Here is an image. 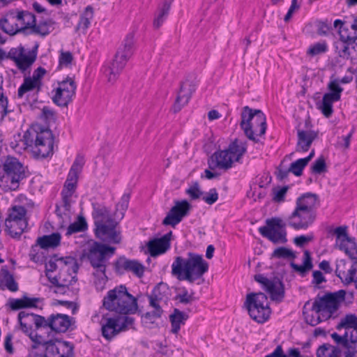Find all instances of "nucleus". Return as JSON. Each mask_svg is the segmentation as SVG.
I'll use <instances>...</instances> for the list:
<instances>
[{
    "instance_id": "nucleus-1",
    "label": "nucleus",
    "mask_w": 357,
    "mask_h": 357,
    "mask_svg": "<svg viewBox=\"0 0 357 357\" xmlns=\"http://www.w3.org/2000/svg\"><path fill=\"white\" fill-rule=\"evenodd\" d=\"M208 264L202 256L193 252L188 253V258L177 256L172 264V275L178 280L192 283L208 271Z\"/></svg>"
},
{
    "instance_id": "nucleus-2",
    "label": "nucleus",
    "mask_w": 357,
    "mask_h": 357,
    "mask_svg": "<svg viewBox=\"0 0 357 357\" xmlns=\"http://www.w3.org/2000/svg\"><path fill=\"white\" fill-rule=\"evenodd\" d=\"M96 236L103 242L119 244L121 241L118 222L112 218L108 208L98 203L92 204Z\"/></svg>"
},
{
    "instance_id": "nucleus-3",
    "label": "nucleus",
    "mask_w": 357,
    "mask_h": 357,
    "mask_svg": "<svg viewBox=\"0 0 357 357\" xmlns=\"http://www.w3.org/2000/svg\"><path fill=\"white\" fill-rule=\"evenodd\" d=\"M54 135L47 128L39 125L31 126L24 132L22 142L38 158H46L53 153Z\"/></svg>"
},
{
    "instance_id": "nucleus-4",
    "label": "nucleus",
    "mask_w": 357,
    "mask_h": 357,
    "mask_svg": "<svg viewBox=\"0 0 357 357\" xmlns=\"http://www.w3.org/2000/svg\"><path fill=\"white\" fill-rule=\"evenodd\" d=\"M105 309L119 314H133L137 309V299L128 293L125 285L109 290L103 299Z\"/></svg>"
},
{
    "instance_id": "nucleus-5",
    "label": "nucleus",
    "mask_w": 357,
    "mask_h": 357,
    "mask_svg": "<svg viewBox=\"0 0 357 357\" xmlns=\"http://www.w3.org/2000/svg\"><path fill=\"white\" fill-rule=\"evenodd\" d=\"M247 150L246 143L238 139L231 142L227 149L215 151L208 161L211 169L227 170L234 162H238Z\"/></svg>"
},
{
    "instance_id": "nucleus-6",
    "label": "nucleus",
    "mask_w": 357,
    "mask_h": 357,
    "mask_svg": "<svg viewBox=\"0 0 357 357\" xmlns=\"http://www.w3.org/2000/svg\"><path fill=\"white\" fill-rule=\"evenodd\" d=\"M116 248L94 242L88 249L86 257L95 269L93 275L105 282L107 280L106 268L108 259L115 253Z\"/></svg>"
},
{
    "instance_id": "nucleus-7",
    "label": "nucleus",
    "mask_w": 357,
    "mask_h": 357,
    "mask_svg": "<svg viewBox=\"0 0 357 357\" xmlns=\"http://www.w3.org/2000/svg\"><path fill=\"white\" fill-rule=\"evenodd\" d=\"M17 318L21 330L24 333L27 335L33 342L32 348H38L39 344L42 343L43 337L38 335L36 331L45 328V317L34 313H28L25 311H21L19 312Z\"/></svg>"
},
{
    "instance_id": "nucleus-8",
    "label": "nucleus",
    "mask_w": 357,
    "mask_h": 357,
    "mask_svg": "<svg viewBox=\"0 0 357 357\" xmlns=\"http://www.w3.org/2000/svg\"><path fill=\"white\" fill-rule=\"evenodd\" d=\"M244 305L250 317L258 323H264L271 313L268 297L262 292L247 294Z\"/></svg>"
},
{
    "instance_id": "nucleus-9",
    "label": "nucleus",
    "mask_w": 357,
    "mask_h": 357,
    "mask_svg": "<svg viewBox=\"0 0 357 357\" xmlns=\"http://www.w3.org/2000/svg\"><path fill=\"white\" fill-rule=\"evenodd\" d=\"M26 209L22 206H13L8 210L5 220V231L12 238H20L28 226Z\"/></svg>"
},
{
    "instance_id": "nucleus-10",
    "label": "nucleus",
    "mask_w": 357,
    "mask_h": 357,
    "mask_svg": "<svg viewBox=\"0 0 357 357\" xmlns=\"http://www.w3.org/2000/svg\"><path fill=\"white\" fill-rule=\"evenodd\" d=\"M3 177L11 190L19 188L20 182L26 177V167L15 157L6 156L3 161Z\"/></svg>"
},
{
    "instance_id": "nucleus-11",
    "label": "nucleus",
    "mask_w": 357,
    "mask_h": 357,
    "mask_svg": "<svg viewBox=\"0 0 357 357\" xmlns=\"http://www.w3.org/2000/svg\"><path fill=\"white\" fill-rule=\"evenodd\" d=\"M347 227H338L334 230L336 236V245L340 250H343L352 260L351 274L355 287L357 289V257L354 255H357V245L355 238H350L347 232Z\"/></svg>"
},
{
    "instance_id": "nucleus-12",
    "label": "nucleus",
    "mask_w": 357,
    "mask_h": 357,
    "mask_svg": "<svg viewBox=\"0 0 357 357\" xmlns=\"http://www.w3.org/2000/svg\"><path fill=\"white\" fill-rule=\"evenodd\" d=\"M265 222V226L259 228V232L263 237L274 244L287 242V224L282 218L273 217L266 219Z\"/></svg>"
},
{
    "instance_id": "nucleus-13",
    "label": "nucleus",
    "mask_w": 357,
    "mask_h": 357,
    "mask_svg": "<svg viewBox=\"0 0 357 357\" xmlns=\"http://www.w3.org/2000/svg\"><path fill=\"white\" fill-rule=\"evenodd\" d=\"M38 47L39 44L37 42L31 50H27L23 45H20L8 51V57L15 63L22 73H25L26 71H29L36 61Z\"/></svg>"
},
{
    "instance_id": "nucleus-14",
    "label": "nucleus",
    "mask_w": 357,
    "mask_h": 357,
    "mask_svg": "<svg viewBox=\"0 0 357 357\" xmlns=\"http://www.w3.org/2000/svg\"><path fill=\"white\" fill-rule=\"evenodd\" d=\"M344 292L337 291L335 292L327 293L324 296L315 298L312 305L313 310H317L321 317L326 320L333 317L338 307V301L344 296Z\"/></svg>"
},
{
    "instance_id": "nucleus-15",
    "label": "nucleus",
    "mask_w": 357,
    "mask_h": 357,
    "mask_svg": "<svg viewBox=\"0 0 357 357\" xmlns=\"http://www.w3.org/2000/svg\"><path fill=\"white\" fill-rule=\"evenodd\" d=\"M274 277L273 279H268L263 274H257L254 278L256 282L259 283L262 288L270 295L273 301L280 302L284 296V287L282 282L286 273L280 274Z\"/></svg>"
},
{
    "instance_id": "nucleus-16",
    "label": "nucleus",
    "mask_w": 357,
    "mask_h": 357,
    "mask_svg": "<svg viewBox=\"0 0 357 357\" xmlns=\"http://www.w3.org/2000/svg\"><path fill=\"white\" fill-rule=\"evenodd\" d=\"M76 89V84L70 77L59 82L58 86L52 91L53 102L59 107H67L75 95Z\"/></svg>"
},
{
    "instance_id": "nucleus-17",
    "label": "nucleus",
    "mask_w": 357,
    "mask_h": 357,
    "mask_svg": "<svg viewBox=\"0 0 357 357\" xmlns=\"http://www.w3.org/2000/svg\"><path fill=\"white\" fill-rule=\"evenodd\" d=\"M41 345L45 351L43 357H74V346L69 342L59 340L45 341Z\"/></svg>"
},
{
    "instance_id": "nucleus-18",
    "label": "nucleus",
    "mask_w": 357,
    "mask_h": 357,
    "mask_svg": "<svg viewBox=\"0 0 357 357\" xmlns=\"http://www.w3.org/2000/svg\"><path fill=\"white\" fill-rule=\"evenodd\" d=\"M331 337L342 347L344 357H357V328L345 331L342 335L333 333Z\"/></svg>"
},
{
    "instance_id": "nucleus-19",
    "label": "nucleus",
    "mask_w": 357,
    "mask_h": 357,
    "mask_svg": "<svg viewBox=\"0 0 357 357\" xmlns=\"http://www.w3.org/2000/svg\"><path fill=\"white\" fill-rule=\"evenodd\" d=\"M1 29L9 35H15L19 32L26 34L22 16L19 10H10L0 20Z\"/></svg>"
},
{
    "instance_id": "nucleus-20",
    "label": "nucleus",
    "mask_w": 357,
    "mask_h": 357,
    "mask_svg": "<svg viewBox=\"0 0 357 357\" xmlns=\"http://www.w3.org/2000/svg\"><path fill=\"white\" fill-rule=\"evenodd\" d=\"M61 236L59 233H52L50 235H44L38 237L36 244L31 247L29 256L30 259L34 262H43V256L40 255L36 250L40 247L42 249L55 248L61 243Z\"/></svg>"
},
{
    "instance_id": "nucleus-21",
    "label": "nucleus",
    "mask_w": 357,
    "mask_h": 357,
    "mask_svg": "<svg viewBox=\"0 0 357 357\" xmlns=\"http://www.w3.org/2000/svg\"><path fill=\"white\" fill-rule=\"evenodd\" d=\"M191 208V204L185 199L175 201L174 206L172 207L162 220V225H171L174 227L189 214Z\"/></svg>"
},
{
    "instance_id": "nucleus-22",
    "label": "nucleus",
    "mask_w": 357,
    "mask_h": 357,
    "mask_svg": "<svg viewBox=\"0 0 357 357\" xmlns=\"http://www.w3.org/2000/svg\"><path fill=\"white\" fill-rule=\"evenodd\" d=\"M241 128L243 130L248 138H252V132L250 130V124L256 119L261 125L264 124V114L260 109H252L248 106L242 109L241 114Z\"/></svg>"
},
{
    "instance_id": "nucleus-23",
    "label": "nucleus",
    "mask_w": 357,
    "mask_h": 357,
    "mask_svg": "<svg viewBox=\"0 0 357 357\" xmlns=\"http://www.w3.org/2000/svg\"><path fill=\"white\" fill-rule=\"evenodd\" d=\"M195 90L196 84L193 81L186 79L181 82L180 89L172 108L174 113L178 112L188 103Z\"/></svg>"
},
{
    "instance_id": "nucleus-24",
    "label": "nucleus",
    "mask_w": 357,
    "mask_h": 357,
    "mask_svg": "<svg viewBox=\"0 0 357 357\" xmlns=\"http://www.w3.org/2000/svg\"><path fill=\"white\" fill-rule=\"evenodd\" d=\"M115 271L122 275L125 271L132 272L139 278L144 275V267L137 260H131L125 257H120L114 262Z\"/></svg>"
},
{
    "instance_id": "nucleus-25",
    "label": "nucleus",
    "mask_w": 357,
    "mask_h": 357,
    "mask_svg": "<svg viewBox=\"0 0 357 357\" xmlns=\"http://www.w3.org/2000/svg\"><path fill=\"white\" fill-rule=\"evenodd\" d=\"M73 318L63 314H52L46 319L45 328L56 333L66 332L72 324Z\"/></svg>"
},
{
    "instance_id": "nucleus-26",
    "label": "nucleus",
    "mask_w": 357,
    "mask_h": 357,
    "mask_svg": "<svg viewBox=\"0 0 357 357\" xmlns=\"http://www.w3.org/2000/svg\"><path fill=\"white\" fill-rule=\"evenodd\" d=\"M291 218L294 221L291 222V227L296 229H305L314 221L316 218L315 211H299L295 208L291 213Z\"/></svg>"
},
{
    "instance_id": "nucleus-27",
    "label": "nucleus",
    "mask_w": 357,
    "mask_h": 357,
    "mask_svg": "<svg viewBox=\"0 0 357 357\" xmlns=\"http://www.w3.org/2000/svg\"><path fill=\"white\" fill-rule=\"evenodd\" d=\"M172 235V231H170L161 238H154L149 241L147 248L151 257H155L169 250Z\"/></svg>"
},
{
    "instance_id": "nucleus-28",
    "label": "nucleus",
    "mask_w": 357,
    "mask_h": 357,
    "mask_svg": "<svg viewBox=\"0 0 357 357\" xmlns=\"http://www.w3.org/2000/svg\"><path fill=\"white\" fill-rule=\"evenodd\" d=\"M128 61L127 59L121 57V55L119 56V54L116 53L111 66L105 70V73L108 77V82L113 83L116 80Z\"/></svg>"
},
{
    "instance_id": "nucleus-29",
    "label": "nucleus",
    "mask_w": 357,
    "mask_h": 357,
    "mask_svg": "<svg viewBox=\"0 0 357 357\" xmlns=\"http://www.w3.org/2000/svg\"><path fill=\"white\" fill-rule=\"evenodd\" d=\"M318 134L314 130H298V142L296 151H307L312 142L317 137Z\"/></svg>"
},
{
    "instance_id": "nucleus-30",
    "label": "nucleus",
    "mask_w": 357,
    "mask_h": 357,
    "mask_svg": "<svg viewBox=\"0 0 357 357\" xmlns=\"http://www.w3.org/2000/svg\"><path fill=\"white\" fill-rule=\"evenodd\" d=\"M120 320L119 317L105 319V323L102 324L101 330L102 335L106 340H110L120 333V331H119Z\"/></svg>"
},
{
    "instance_id": "nucleus-31",
    "label": "nucleus",
    "mask_w": 357,
    "mask_h": 357,
    "mask_svg": "<svg viewBox=\"0 0 357 357\" xmlns=\"http://www.w3.org/2000/svg\"><path fill=\"white\" fill-rule=\"evenodd\" d=\"M318 205L317 196L312 193H306L298 198L296 208L299 211H315Z\"/></svg>"
},
{
    "instance_id": "nucleus-32",
    "label": "nucleus",
    "mask_w": 357,
    "mask_h": 357,
    "mask_svg": "<svg viewBox=\"0 0 357 357\" xmlns=\"http://www.w3.org/2000/svg\"><path fill=\"white\" fill-rule=\"evenodd\" d=\"M39 301H40V298H29L23 296L21 298L10 299L9 305L13 310H17L23 308L36 307Z\"/></svg>"
},
{
    "instance_id": "nucleus-33",
    "label": "nucleus",
    "mask_w": 357,
    "mask_h": 357,
    "mask_svg": "<svg viewBox=\"0 0 357 357\" xmlns=\"http://www.w3.org/2000/svg\"><path fill=\"white\" fill-rule=\"evenodd\" d=\"M174 0H163L162 5L158 7L153 22L154 29H158L167 19Z\"/></svg>"
},
{
    "instance_id": "nucleus-34",
    "label": "nucleus",
    "mask_w": 357,
    "mask_h": 357,
    "mask_svg": "<svg viewBox=\"0 0 357 357\" xmlns=\"http://www.w3.org/2000/svg\"><path fill=\"white\" fill-rule=\"evenodd\" d=\"M0 288L1 289L6 288L12 292L18 290V284L6 267H2L0 271Z\"/></svg>"
},
{
    "instance_id": "nucleus-35",
    "label": "nucleus",
    "mask_w": 357,
    "mask_h": 357,
    "mask_svg": "<svg viewBox=\"0 0 357 357\" xmlns=\"http://www.w3.org/2000/svg\"><path fill=\"white\" fill-rule=\"evenodd\" d=\"M188 314L174 308L173 312L169 315V321L171 322V332L177 334L180 331L181 326L184 325L188 319Z\"/></svg>"
},
{
    "instance_id": "nucleus-36",
    "label": "nucleus",
    "mask_w": 357,
    "mask_h": 357,
    "mask_svg": "<svg viewBox=\"0 0 357 357\" xmlns=\"http://www.w3.org/2000/svg\"><path fill=\"white\" fill-rule=\"evenodd\" d=\"M135 50V35L134 33H129L123 41L122 45L119 48L116 53L128 60L132 56Z\"/></svg>"
},
{
    "instance_id": "nucleus-37",
    "label": "nucleus",
    "mask_w": 357,
    "mask_h": 357,
    "mask_svg": "<svg viewBox=\"0 0 357 357\" xmlns=\"http://www.w3.org/2000/svg\"><path fill=\"white\" fill-rule=\"evenodd\" d=\"M336 275L340 278L342 282L349 284L353 281L351 274V266H349L344 259L337 261L335 269Z\"/></svg>"
},
{
    "instance_id": "nucleus-38",
    "label": "nucleus",
    "mask_w": 357,
    "mask_h": 357,
    "mask_svg": "<svg viewBox=\"0 0 357 357\" xmlns=\"http://www.w3.org/2000/svg\"><path fill=\"white\" fill-rule=\"evenodd\" d=\"M60 271L64 273L73 272L75 275L77 273L79 266L77 259L73 257L57 258Z\"/></svg>"
},
{
    "instance_id": "nucleus-39",
    "label": "nucleus",
    "mask_w": 357,
    "mask_h": 357,
    "mask_svg": "<svg viewBox=\"0 0 357 357\" xmlns=\"http://www.w3.org/2000/svg\"><path fill=\"white\" fill-rule=\"evenodd\" d=\"M354 43L338 41L335 45V50L338 56L344 59H352L355 57L352 53Z\"/></svg>"
},
{
    "instance_id": "nucleus-40",
    "label": "nucleus",
    "mask_w": 357,
    "mask_h": 357,
    "mask_svg": "<svg viewBox=\"0 0 357 357\" xmlns=\"http://www.w3.org/2000/svg\"><path fill=\"white\" fill-rule=\"evenodd\" d=\"M307 305H309V302L305 304L303 312L307 324L314 326L323 321H326L317 310H313V305H312L311 307L309 309L307 307Z\"/></svg>"
},
{
    "instance_id": "nucleus-41",
    "label": "nucleus",
    "mask_w": 357,
    "mask_h": 357,
    "mask_svg": "<svg viewBox=\"0 0 357 357\" xmlns=\"http://www.w3.org/2000/svg\"><path fill=\"white\" fill-rule=\"evenodd\" d=\"M45 275L48 278L49 281L61 290L68 289L70 285L75 283V277H70V280L65 279L64 274L62 272H59L58 275L54 277L50 276L47 273Z\"/></svg>"
},
{
    "instance_id": "nucleus-42",
    "label": "nucleus",
    "mask_w": 357,
    "mask_h": 357,
    "mask_svg": "<svg viewBox=\"0 0 357 357\" xmlns=\"http://www.w3.org/2000/svg\"><path fill=\"white\" fill-rule=\"evenodd\" d=\"M41 89L42 86L31 79L30 76L25 77L24 78L23 83L18 89L17 96L18 98H22L27 92L36 90V92L38 93Z\"/></svg>"
},
{
    "instance_id": "nucleus-43",
    "label": "nucleus",
    "mask_w": 357,
    "mask_h": 357,
    "mask_svg": "<svg viewBox=\"0 0 357 357\" xmlns=\"http://www.w3.org/2000/svg\"><path fill=\"white\" fill-rule=\"evenodd\" d=\"M312 266L310 252L308 250L304 251L303 264L298 265L291 262V268L302 276H304L307 271L311 270Z\"/></svg>"
},
{
    "instance_id": "nucleus-44",
    "label": "nucleus",
    "mask_w": 357,
    "mask_h": 357,
    "mask_svg": "<svg viewBox=\"0 0 357 357\" xmlns=\"http://www.w3.org/2000/svg\"><path fill=\"white\" fill-rule=\"evenodd\" d=\"M337 330L344 329L349 331L357 328V317L353 314H349L342 317L336 326Z\"/></svg>"
},
{
    "instance_id": "nucleus-45",
    "label": "nucleus",
    "mask_w": 357,
    "mask_h": 357,
    "mask_svg": "<svg viewBox=\"0 0 357 357\" xmlns=\"http://www.w3.org/2000/svg\"><path fill=\"white\" fill-rule=\"evenodd\" d=\"M250 130L252 132V138H248L249 139L253 141L255 143L260 144L262 145L263 144L260 142L259 139H257L256 137H261L264 135L266 130V116H264V124L261 125L258 123L257 119H255V121L252 122L250 124Z\"/></svg>"
},
{
    "instance_id": "nucleus-46",
    "label": "nucleus",
    "mask_w": 357,
    "mask_h": 357,
    "mask_svg": "<svg viewBox=\"0 0 357 357\" xmlns=\"http://www.w3.org/2000/svg\"><path fill=\"white\" fill-rule=\"evenodd\" d=\"M336 101L338 100H335L332 96L325 93L318 108L326 118H329L333 112V104Z\"/></svg>"
},
{
    "instance_id": "nucleus-47",
    "label": "nucleus",
    "mask_w": 357,
    "mask_h": 357,
    "mask_svg": "<svg viewBox=\"0 0 357 357\" xmlns=\"http://www.w3.org/2000/svg\"><path fill=\"white\" fill-rule=\"evenodd\" d=\"M340 349L329 344L321 345L317 350V357H340Z\"/></svg>"
},
{
    "instance_id": "nucleus-48",
    "label": "nucleus",
    "mask_w": 357,
    "mask_h": 357,
    "mask_svg": "<svg viewBox=\"0 0 357 357\" xmlns=\"http://www.w3.org/2000/svg\"><path fill=\"white\" fill-rule=\"evenodd\" d=\"M340 349L329 344L321 345L317 350V357H340Z\"/></svg>"
},
{
    "instance_id": "nucleus-49",
    "label": "nucleus",
    "mask_w": 357,
    "mask_h": 357,
    "mask_svg": "<svg viewBox=\"0 0 357 357\" xmlns=\"http://www.w3.org/2000/svg\"><path fill=\"white\" fill-rule=\"evenodd\" d=\"M149 301V305L154 310L151 312H147L144 314V317L147 319L151 320V319H158L162 316L163 312L162 309L160 305V300L156 299L151 296H148Z\"/></svg>"
},
{
    "instance_id": "nucleus-50",
    "label": "nucleus",
    "mask_w": 357,
    "mask_h": 357,
    "mask_svg": "<svg viewBox=\"0 0 357 357\" xmlns=\"http://www.w3.org/2000/svg\"><path fill=\"white\" fill-rule=\"evenodd\" d=\"M88 225L85 218L79 215L77 220L71 223L67 228L66 236H69L73 234L84 231L87 229Z\"/></svg>"
},
{
    "instance_id": "nucleus-51",
    "label": "nucleus",
    "mask_w": 357,
    "mask_h": 357,
    "mask_svg": "<svg viewBox=\"0 0 357 357\" xmlns=\"http://www.w3.org/2000/svg\"><path fill=\"white\" fill-rule=\"evenodd\" d=\"M77 183L66 181L63 189L61 192L62 199L64 206L68 209L70 207V198L75 190Z\"/></svg>"
},
{
    "instance_id": "nucleus-52",
    "label": "nucleus",
    "mask_w": 357,
    "mask_h": 357,
    "mask_svg": "<svg viewBox=\"0 0 357 357\" xmlns=\"http://www.w3.org/2000/svg\"><path fill=\"white\" fill-rule=\"evenodd\" d=\"M93 10L91 6H88L86 8L83 14L80 16L79 23L77 25V29H83L86 30L90 23L91 20L93 17Z\"/></svg>"
},
{
    "instance_id": "nucleus-53",
    "label": "nucleus",
    "mask_w": 357,
    "mask_h": 357,
    "mask_svg": "<svg viewBox=\"0 0 357 357\" xmlns=\"http://www.w3.org/2000/svg\"><path fill=\"white\" fill-rule=\"evenodd\" d=\"M290 172V159L286 156L277 169L276 176L278 179L282 181L289 176Z\"/></svg>"
},
{
    "instance_id": "nucleus-54",
    "label": "nucleus",
    "mask_w": 357,
    "mask_h": 357,
    "mask_svg": "<svg viewBox=\"0 0 357 357\" xmlns=\"http://www.w3.org/2000/svg\"><path fill=\"white\" fill-rule=\"evenodd\" d=\"M130 201V195L124 194L121 198L120 202L116 204V210L115 212V215L117 218H123L124 216V213L126 211L128 208Z\"/></svg>"
},
{
    "instance_id": "nucleus-55",
    "label": "nucleus",
    "mask_w": 357,
    "mask_h": 357,
    "mask_svg": "<svg viewBox=\"0 0 357 357\" xmlns=\"http://www.w3.org/2000/svg\"><path fill=\"white\" fill-rule=\"evenodd\" d=\"M328 89L330 90V92L326 93V94L332 96L335 100H340L341 93L342 92L343 89L340 86L338 80L335 79L331 81L328 84Z\"/></svg>"
},
{
    "instance_id": "nucleus-56",
    "label": "nucleus",
    "mask_w": 357,
    "mask_h": 357,
    "mask_svg": "<svg viewBox=\"0 0 357 357\" xmlns=\"http://www.w3.org/2000/svg\"><path fill=\"white\" fill-rule=\"evenodd\" d=\"M167 291V285L163 282H160L153 288L149 296L162 301L165 297H166Z\"/></svg>"
},
{
    "instance_id": "nucleus-57",
    "label": "nucleus",
    "mask_w": 357,
    "mask_h": 357,
    "mask_svg": "<svg viewBox=\"0 0 357 357\" xmlns=\"http://www.w3.org/2000/svg\"><path fill=\"white\" fill-rule=\"evenodd\" d=\"M185 193L190 197L191 200L198 199L204 195V192L200 189L199 184L197 181H195L187 188Z\"/></svg>"
},
{
    "instance_id": "nucleus-58",
    "label": "nucleus",
    "mask_w": 357,
    "mask_h": 357,
    "mask_svg": "<svg viewBox=\"0 0 357 357\" xmlns=\"http://www.w3.org/2000/svg\"><path fill=\"white\" fill-rule=\"evenodd\" d=\"M289 190L288 185L276 186L272 189L273 200L275 202H282L284 200L285 196Z\"/></svg>"
},
{
    "instance_id": "nucleus-59",
    "label": "nucleus",
    "mask_w": 357,
    "mask_h": 357,
    "mask_svg": "<svg viewBox=\"0 0 357 357\" xmlns=\"http://www.w3.org/2000/svg\"><path fill=\"white\" fill-rule=\"evenodd\" d=\"M34 33L41 36H45L50 33L49 26L46 22H41L38 24L36 23L31 29L27 31L26 34Z\"/></svg>"
},
{
    "instance_id": "nucleus-60",
    "label": "nucleus",
    "mask_w": 357,
    "mask_h": 357,
    "mask_svg": "<svg viewBox=\"0 0 357 357\" xmlns=\"http://www.w3.org/2000/svg\"><path fill=\"white\" fill-rule=\"evenodd\" d=\"M327 170L325 159L323 156L318 158L312 164L311 171L314 174H321Z\"/></svg>"
},
{
    "instance_id": "nucleus-61",
    "label": "nucleus",
    "mask_w": 357,
    "mask_h": 357,
    "mask_svg": "<svg viewBox=\"0 0 357 357\" xmlns=\"http://www.w3.org/2000/svg\"><path fill=\"white\" fill-rule=\"evenodd\" d=\"M327 51V44L325 42L317 43L310 46L307 50V54L314 56Z\"/></svg>"
},
{
    "instance_id": "nucleus-62",
    "label": "nucleus",
    "mask_w": 357,
    "mask_h": 357,
    "mask_svg": "<svg viewBox=\"0 0 357 357\" xmlns=\"http://www.w3.org/2000/svg\"><path fill=\"white\" fill-rule=\"evenodd\" d=\"M22 16V20L25 25L26 31H29L36 22L35 15L28 11H20Z\"/></svg>"
},
{
    "instance_id": "nucleus-63",
    "label": "nucleus",
    "mask_w": 357,
    "mask_h": 357,
    "mask_svg": "<svg viewBox=\"0 0 357 357\" xmlns=\"http://www.w3.org/2000/svg\"><path fill=\"white\" fill-rule=\"evenodd\" d=\"M332 30L331 22L328 20L317 22V31L319 36H326Z\"/></svg>"
},
{
    "instance_id": "nucleus-64",
    "label": "nucleus",
    "mask_w": 357,
    "mask_h": 357,
    "mask_svg": "<svg viewBox=\"0 0 357 357\" xmlns=\"http://www.w3.org/2000/svg\"><path fill=\"white\" fill-rule=\"evenodd\" d=\"M307 165L305 159L300 158L294 162H291V174L296 176H300L303 174V169Z\"/></svg>"
}]
</instances>
